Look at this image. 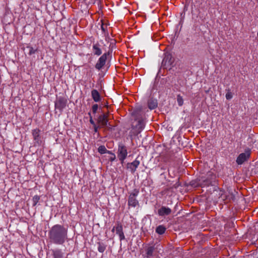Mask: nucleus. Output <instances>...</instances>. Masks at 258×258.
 <instances>
[{
    "mask_svg": "<svg viewBox=\"0 0 258 258\" xmlns=\"http://www.w3.org/2000/svg\"><path fill=\"white\" fill-rule=\"evenodd\" d=\"M48 234L50 241L55 244H63L68 239V229L61 225L52 226Z\"/></svg>",
    "mask_w": 258,
    "mask_h": 258,
    "instance_id": "1",
    "label": "nucleus"
},
{
    "mask_svg": "<svg viewBox=\"0 0 258 258\" xmlns=\"http://www.w3.org/2000/svg\"><path fill=\"white\" fill-rule=\"evenodd\" d=\"M117 154L119 160L120 161V163L123 164L125 159L127 156L128 153L127 148L122 144L119 145Z\"/></svg>",
    "mask_w": 258,
    "mask_h": 258,
    "instance_id": "2",
    "label": "nucleus"
},
{
    "mask_svg": "<svg viewBox=\"0 0 258 258\" xmlns=\"http://www.w3.org/2000/svg\"><path fill=\"white\" fill-rule=\"evenodd\" d=\"M139 192L138 190L135 189L132 193L130 194L128 200V205L129 206L135 207L139 204V202L136 199V197L138 196Z\"/></svg>",
    "mask_w": 258,
    "mask_h": 258,
    "instance_id": "3",
    "label": "nucleus"
},
{
    "mask_svg": "<svg viewBox=\"0 0 258 258\" xmlns=\"http://www.w3.org/2000/svg\"><path fill=\"white\" fill-rule=\"evenodd\" d=\"M107 53H104L100 57L96 64H95V68L98 70H100L106 63L107 59Z\"/></svg>",
    "mask_w": 258,
    "mask_h": 258,
    "instance_id": "4",
    "label": "nucleus"
},
{
    "mask_svg": "<svg viewBox=\"0 0 258 258\" xmlns=\"http://www.w3.org/2000/svg\"><path fill=\"white\" fill-rule=\"evenodd\" d=\"M67 100L63 98H58L55 102V107L60 110L63 109L66 106Z\"/></svg>",
    "mask_w": 258,
    "mask_h": 258,
    "instance_id": "5",
    "label": "nucleus"
},
{
    "mask_svg": "<svg viewBox=\"0 0 258 258\" xmlns=\"http://www.w3.org/2000/svg\"><path fill=\"white\" fill-rule=\"evenodd\" d=\"M116 233L119 236V239L122 241L125 239V236L123 232L122 226L119 222H117L115 226Z\"/></svg>",
    "mask_w": 258,
    "mask_h": 258,
    "instance_id": "6",
    "label": "nucleus"
},
{
    "mask_svg": "<svg viewBox=\"0 0 258 258\" xmlns=\"http://www.w3.org/2000/svg\"><path fill=\"white\" fill-rule=\"evenodd\" d=\"M97 121L100 124L101 127L107 126L108 123V115L107 114L100 115L98 118Z\"/></svg>",
    "mask_w": 258,
    "mask_h": 258,
    "instance_id": "7",
    "label": "nucleus"
},
{
    "mask_svg": "<svg viewBox=\"0 0 258 258\" xmlns=\"http://www.w3.org/2000/svg\"><path fill=\"white\" fill-rule=\"evenodd\" d=\"M40 131L37 128L33 130L32 132L34 140L38 145H41L42 142L40 136Z\"/></svg>",
    "mask_w": 258,
    "mask_h": 258,
    "instance_id": "8",
    "label": "nucleus"
},
{
    "mask_svg": "<svg viewBox=\"0 0 258 258\" xmlns=\"http://www.w3.org/2000/svg\"><path fill=\"white\" fill-rule=\"evenodd\" d=\"M140 161L136 159L133 162L127 164V168L130 169L132 173H134L140 165Z\"/></svg>",
    "mask_w": 258,
    "mask_h": 258,
    "instance_id": "9",
    "label": "nucleus"
},
{
    "mask_svg": "<svg viewBox=\"0 0 258 258\" xmlns=\"http://www.w3.org/2000/svg\"><path fill=\"white\" fill-rule=\"evenodd\" d=\"M171 212V209L168 207L162 206L158 211V213L159 216H165L169 215Z\"/></svg>",
    "mask_w": 258,
    "mask_h": 258,
    "instance_id": "10",
    "label": "nucleus"
},
{
    "mask_svg": "<svg viewBox=\"0 0 258 258\" xmlns=\"http://www.w3.org/2000/svg\"><path fill=\"white\" fill-rule=\"evenodd\" d=\"M249 155L245 153L240 154L237 158L236 162L238 164H242L248 158Z\"/></svg>",
    "mask_w": 258,
    "mask_h": 258,
    "instance_id": "11",
    "label": "nucleus"
},
{
    "mask_svg": "<svg viewBox=\"0 0 258 258\" xmlns=\"http://www.w3.org/2000/svg\"><path fill=\"white\" fill-rule=\"evenodd\" d=\"M144 126L145 123L144 120L140 118L138 120V123L135 125V128H136L137 132L139 133L143 130Z\"/></svg>",
    "mask_w": 258,
    "mask_h": 258,
    "instance_id": "12",
    "label": "nucleus"
},
{
    "mask_svg": "<svg viewBox=\"0 0 258 258\" xmlns=\"http://www.w3.org/2000/svg\"><path fill=\"white\" fill-rule=\"evenodd\" d=\"M91 96L94 101L96 102H99L101 100L100 95L96 90L94 89L92 91Z\"/></svg>",
    "mask_w": 258,
    "mask_h": 258,
    "instance_id": "13",
    "label": "nucleus"
},
{
    "mask_svg": "<svg viewBox=\"0 0 258 258\" xmlns=\"http://www.w3.org/2000/svg\"><path fill=\"white\" fill-rule=\"evenodd\" d=\"M52 254L54 258H63V252L59 249L52 250Z\"/></svg>",
    "mask_w": 258,
    "mask_h": 258,
    "instance_id": "14",
    "label": "nucleus"
},
{
    "mask_svg": "<svg viewBox=\"0 0 258 258\" xmlns=\"http://www.w3.org/2000/svg\"><path fill=\"white\" fill-rule=\"evenodd\" d=\"M92 49H93V52L95 55L99 56V55H101L102 53V50L100 49V48L99 47V46L98 44H94L93 45Z\"/></svg>",
    "mask_w": 258,
    "mask_h": 258,
    "instance_id": "15",
    "label": "nucleus"
},
{
    "mask_svg": "<svg viewBox=\"0 0 258 258\" xmlns=\"http://www.w3.org/2000/svg\"><path fill=\"white\" fill-rule=\"evenodd\" d=\"M148 107L150 109H153L157 106V101L155 99H150L148 102Z\"/></svg>",
    "mask_w": 258,
    "mask_h": 258,
    "instance_id": "16",
    "label": "nucleus"
},
{
    "mask_svg": "<svg viewBox=\"0 0 258 258\" xmlns=\"http://www.w3.org/2000/svg\"><path fill=\"white\" fill-rule=\"evenodd\" d=\"M154 250V247L152 246H149L146 249V254H147V258H150L151 256H153Z\"/></svg>",
    "mask_w": 258,
    "mask_h": 258,
    "instance_id": "17",
    "label": "nucleus"
},
{
    "mask_svg": "<svg viewBox=\"0 0 258 258\" xmlns=\"http://www.w3.org/2000/svg\"><path fill=\"white\" fill-rule=\"evenodd\" d=\"M165 230L166 228L164 226L160 225L156 228V232L159 234H162L165 232Z\"/></svg>",
    "mask_w": 258,
    "mask_h": 258,
    "instance_id": "18",
    "label": "nucleus"
},
{
    "mask_svg": "<svg viewBox=\"0 0 258 258\" xmlns=\"http://www.w3.org/2000/svg\"><path fill=\"white\" fill-rule=\"evenodd\" d=\"M98 150L100 154H104L105 153H111V152L110 151L107 150V149L104 146H100L98 148Z\"/></svg>",
    "mask_w": 258,
    "mask_h": 258,
    "instance_id": "19",
    "label": "nucleus"
},
{
    "mask_svg": "<svg viewBox=\"0 0 258 258\" xmlns=\"http://www.w3.org/2000/svg\"><path fill=\"white\" fill-rule=\"evenodd\" d=\"M106 249V246L103 243H99L98 246V250L100 252H103Z\"/></svg>",
    "mask_w": 258,
    "mask_h": 258,
    "instance_id": "20",
    "label": "nucleus"
},
{
    "mask_svg": "<svg viewBox=\"0 0 258 258\" xmlns=\"http://www.w3.org/2000/svg\"><path fill=\"white\" fill-rule=\"evenodd\" d=\"M177 102L178 105L180 106H182L183 104V99L182 97L180 95H178L177 96Z\"/></svg>",
    "mask_w": 258,
    "mask_h": 258,
    "instance_id": "21",
    "label": "nucleus"
},
{
    "mask_svg": "<svg viewBox=\"0 0 258 258\" xmlns=\"http://www.w3.org/2000/svg\"><path fill=\"white\" fill-rule=\"evenodd\" d=\"M40 200V197L39 196H37V195H36V196H34L33 197V199H32V201H33V206H35L36 205V204L38 203V202H39Z\"/></svg>",
    "mask_w": 258,
    "mask_h": 258,
    "instance_id": "22",
    "label": "nucleus"
},
{
    "mask_svg": "<svg viewBox=\"0 0 258 258\" xmlns=\"http://www.w3.org/2000/svg\"><path fill=\"white\" fill-rule=\"evenodd\" d=\"M28 48L29 49V55H32L33 54H34L35 53V52L36 51V49H34L32 47H28Z\"/></svg>",
    "mask_w": 258,
    "mask_h": 258,
    "instance_id": "23",
    "label": "nucleus"
},
{
    "mask_svg": "<svg viewBox=\"0 0 258 258\" xmlns=\"http://www.w3.org/2000/svg\"><path fill=\"white\" fill-rule=\"evenodd\" d=\"M98 109V105L97 104H94L92 106V111L93 113H96Z\"/></svg>",
    "mask_w": 258,
    "mask_h": 258,
    "instance_id": "24",
    "label": "nucleus"
},
{
    "mask_svg": "<svg viewBox=\"0 0 258 258\" xmlns=\"http://www.w3.org/2000/svg\"><path fill=\"white\" fill-rule=\"evenodd\" d=\"M232 98V94L231 92H228L226 94V98L227 99V100H230L231 99V98Z\"/></svg>",
    "mask_w": 258,
    "mask_h": 258,
    "instance_id": "25",
    "label": "nucleus"
},
{
    "mask_svg": "<svg viewBox=\"0 0 258 258\" xmlns=\"http://www.w3.org/2000/svg\"><path fill=\"white\" fill-rule=\"evenodd\" d=\"M203 181H204V183H203L204 186H208L210 184H211L212 183V181L211 180H203Z\"/></svg>",
    "mask_w": 258,
    "mask_h": 258,
    "instance_id": "26",
    "label": "nucleus"
},
{
    "mask_svg": "<svg viewBox=\"0 0 258 258\" xmlns=\"http://www.w3.org/2000/svg\"><path fill=\"white\" fill-rule=\"evenodd\" d=\"M110 154H111L112 156L109 158V159L110 161L112 162V161H113L115 159L116 157H115V155L114 154H113L111 152Z\"/></svg>",
    "mask_w": 258,
    "mask_h": 258,
    "instance_id": "27",
    "label": "nucleus"
},
{
    "mask_svg": "<svg viewBox=\"0 0 258 258\" xmlns=\"http://www.w3.org/2000/svg\"><path fill=\"white\" fill-rule=\"evenodd\" d=\"M90 122L94 126V125H95L96 124L95 123V122L94 121V120H93L92 119V117H90Z\"/></svg>",
    "mask_w": 258,
    "mask_h": 258,
    "instance_id": "28",
    "label": "nucleus"
},
{
    "mask_svg": "<svg viewBox=\"0 0 258 258\" xmlns=\"http://www.w3.org/2000/svg\"><path fill=\"white\" fill-rule=\"evenodd\" d=\"M94 132L95 133H97L98 132V126H97L96 125H94Z\"/></svg>",
    "mask_w": 258,
    "mask_h": 258,
    "instance_id": "29",
    "label": "nucleus"
},
{
    "mask_svg": "<svg viewBox=\"0 0 258 258\" xmlns=\"http://www.w3.org/2000/svg\"><path fill=\"white\" fill-rule=\"evenodd\" d=\"M115 231V226L113 227L112 229V232H114Z\"/></svg>",
    "mask_w": 258,
    "mask_h": 258,
    "instance_id": "30",
    "label": "nucleus"
},
{
    "mask_svg": "<svg viewBox=\"0 0 258 258\" xmlns=\"http://www.w3.org/2000/svg\"><path fill=\"white\" fill-rule=\"evenodd\" d=\"M102 29L103 31H104V28L103 26H101Z\"/></svg>",
    "mask_w": 258,
    "mask_h": 258,
    "instance_id": "31",
    "label": "nucleus"
}]
</instances>
